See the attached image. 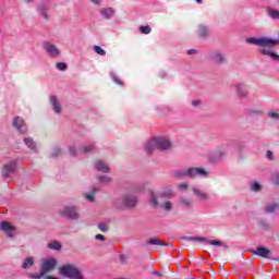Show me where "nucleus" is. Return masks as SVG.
I'll return each mask as SVG.
<instances>
[{"mask_svg": "<svg viewBox=\"0 0 279 279\" xmlns=\"http://www.w3.org/2000/svg\"><path fill=\"white\" fill-rule=\"evenodd\" d=\"M153 274H154V276H158L159 278H162V272H160V271L155 270Z\"/></svg>", "mask_w": 279, "mask_h": 279, "instance_id": "obj_49", "label": "nucleus"}, {"mask_svg": "<svg viewBox=\"0 0 279 279\" xmlns=\"http://www.w3.org/2000/svg\"><path fill=\"white\" fill-rule=\"evenodd\" d=\"M92 3H95L96 5H99V3H101V0H92Z\"/></svg>", "mask_w": 279, "mask_h": 279, "instance_id": "obj_50", "label": "nucleus"}, {"mask_svg": "<svg viewBox=\"0 0 279 279\" xmlns=\"http://www.w3.org/2000/svg\"><path fill=\"white\" fill-rule=\"evenodd\" d=\"M95 167L97 171H101L102 173H110V168L102 160H98Z\"/></svg>", "mask_w": 279, "mask_h": 279, "instance_id": "obj_19", "label": "nucleus"}, {"mask_svg": "<svg viewBox=\"0 0 279 279\" xmlns=\"http://www.w3.org/2000/svg\"><path fill=\"white\" fill-rule=\"evenodd\" d=\"M44 49L47 50L49 56H52V57L60 56V51L58 50V47H56L52 44H49V41L44 43Z\"/></svg>", "mask_w": 279, "mask_h": 279, "instance_id": "obj_14", "label": "nucleus"}, {"mask_svg": "<svg viewBox=\"0 0 279 279\" xmlns=\"http://www.w3.org/2000/svg\"><path fill=\"white\" fill-rule=\"evenodd\" d=\"M24 143H25V145H27V147L29 149H33V150L36 149V143H34V140H32V138H24Z\"/></svg>", "mask_w": 279, "mask_h": 279, "instance_id": "obj_29", "label": "nucleus"}, {"mask_svg": "<svg viewBox=\"0 0 279 279\" xmlns=\"http://www.w3.org/2000/svg\"><path fill=\"white\" fill-rule=\"evenodd\" d=\"M179 204L181 206H185L186 208H190V206H193V201L191 198L181 197L179 199Z\"/></svg>", "mask_w": 279, "mask_h": 279, "instance_id": "obj_26", "label": "nucleus"}, {"mask_svg": "<svg viewBox=\"0 0 279 279\" xmlns=\"http://www.w3.org/2000/svg\"><path fill=\"white\" fill-rule=\"evenodd\" d=\"M45 276V274H43V271L40 270V272L35 274V275H31L29 278L31 279H40Z\"/></svg>", "mask_w": 279, "mask_h": 279, "instance_id": "obj_41", "label": "nucleus"}, {"mask_svg": "<svg viewBox=\"0 0 279 279\" xmlns=\"http://www.w3.org/2000/svg\"><path fill=\"white\" fill-rule=\"evenodd\" d=\"M38 11L40 12L41 16H44L46 21H49V15L47 14V8H45V5H40L38 8Z\"/></svg>", "mask_w": 279, "mask_h": 279, "instance_id": "obj_30", "label": "nucleus"}, {"mask_svg": "<svg viewBox=\"0 0 279 279\" xmlns=\"http://www.w3.org/2000/svg\"><path fill=\"white\" fill-rule=\"evenodd\" d=\"M187 53H189V56H193V54L197 53V50L190 49V50H187Z\"/></svg>", "mask_w": 279, "mask_h": 279, "instance_id": "obj_47", "label": "nucleus"}, {"mask_svg": "<svg viewBox=\"0 0 279 279\" xmlns=\"http://www.w3.org/2000/svg\"><path fill=\"white\" fill-rule=\"evenodd\" d=\"M99 182H102L104 184H108V182H112V179L108 175L99 177Z\"/></svg>", "mask_w": 279, "mask_h": 279, "instance_id": "obj_35", "label": "nucleus"}, {"mask_svg": "<svg viewBox=\"0 0 279 279\" xmlns=\"http://www.w3.org/2000/svg\"><path fill=\"white\" fill-rule=\"evenodd\" d=\"M100 14H101V16L107 19V21H110V19H112L114 16V9L102 8V9H100Z\"/></svg>", "mask_w": 279, "mask_h": 279, "instance_id": "obj_16", "label": "nucleus"}, {"mask_svg": "<svg viewBox=\"0 0 279 279\" xmlns=\"http://www.w3.org/2000/svg\"><path fill=\"white\" fill-rule=\"evenodd\" d=\"M57 69L59 71H66V63H64V62L57 63Z\"/></svg>", "mask_w": 279, "mask_h": 279, "instance_id": "obj_39", "label": "nucleus"}, {"mask_svg": "<svg viewBox=\"0 0 279 279\" xmlns=\"http://www.w3.org/2000/svg\"><path fill=\"white\" fill-rule=\"evenodd\" d=\"M171 197H173V192L163 191L159 195L151 194L150 204L154 208H162L166 213H171L173 210V203H171Z\"/></svg>", "mask_w": 279, "mask_h": 279, "instance_id": "obj_1", "label": "nucleus"}, {"mask_svg": "<svg viewBox=\"0 0 279 279\" xmlns=\"http://www.w3.org/2000/svg\"><path fill=\"white\" fill-rule=\"evenodd\" d=\"M183 241H201L204 243V241H208V238L204 236H185L183 238Z\"/></svg>", "mask_w": 279, "mask_h": 279, "instance_id": "obj_27", "label": "nucleus"}, {"mask_svg": "<svg viewBox=\"0 0 279 279\" xmlns=\"http://www.w3.org/2000/svg\"><path fill=\"white\" fill-rule=\"evenodd\" d=\"M238 95L241 98H245L250 95V92L247 90V86L241 84L236 86Z\"/></svg>", "mask_w": 279, "mask_h": 279, "instance_id": "obj_20", "label": "nucleus"}, {"mask_svg": "<svg viewBox=\"0 0 279 279\" xmlns=\"http://www.w3.org/2000/svg\"><path fill=\"white\" fill-rule=\"evenodd\" d=\"M208 34H210V31L206 27V25L204 24L198 25L199 38H208Z\"/></svg>", "mask_w": 279, "mask_h": 279, "instance_id": "obj_21", "label": "nucleus"}, {"mask_svg": "<svg viewBox=\"0 0 279 279\" xmlns=\"http://www.w3.org/2000/svg\"><path fill=\"white\" fill-rule=\"evenodd\" d=\"M60 276L70 279H84V275H82V270L77 268L75 265L65 264L59 267Z\"/></svg>", "mask_w": 279, "mask_h": 279, "instance_id": "obj_2", "label": "nucleus"}, {"mask_svg": "<svg viewBox=\"0 0 279 279\" xmlns=\"http://www.w3.org/2000/svg\"><path fill=\"white\" fill-rule=\"evenodd\" d=\"M98 229L100 230V232H108L109 227H108V225H106V223H104V222H100V223L98 225Z\"/></svg>", "mask_w": 279, "mask_h": 279, "instance_id": "obj_36", "label": "nucleus"}, {"mask_svg": "<svg viewBox=\"0 0 279 279\" xmlns=\"http://www.w3.org/2000/svg\"><path fill=\"white\" fill-rule=\"evenodd\" d=\"M259 52L263 54V56H269L270 58H272V60H277L279 62V56L271 51V50H267L265 48L260 49Z\"/></svg>", "mask_w": 279, "mask_h": 279, "instance_id": "obj_22", "label": "nucleus"}, {"mask_svg": "<svg viewBox=\"0 0 279 279\" xmlns=\"http://www.w3.org/2000/svg\"><path fill=\"white\" fill-rule=\"evenodd\" d=\"M278 208H279L278 203H271L270 205H267L265 207V213H267L268 215H274V213H276Z\"/></svg>", "mask_w": 279, "mask_h": 279, "instance_id": "obj_23", "label": "nucleus"}, {"mask_svg": "<svg viewBox=\"0 0 279 279\" xmlns=\"http://www.w3.org/2000/svg\"><path fill=\"white\" fill-rule=\"evenodd\" d=\"M58 154H60V150L57 151V156H58Z\"/></svg>", "mask_w": 279, "mask_h": 279, "instance_id": "obj_57", "label": "nucleus"}, {"mask_svg": "<svg viewBox=\"0 0 279 279\" xmlns=\"http://www.w3.org/2000/svg\"><path fill=\"white\" fill-rule=\"evenodd\" d=\"M179 191H186L189 189V183L182 182L181 184L178 185Z\"/></svg>", "mask_w": 279, "mask_h": 279, "instance_id": "obj_40", "label": "nucleus"}, {"mask_svg": "<svg viewBox=\"0 0 279 279\" xmlns=\"http://www.w3.org/2000/svg\"><path fill=\"white\" fill-rule=\"evenodd\" d=\"M82 150L87 154V151H93V146H85L82 148Z\"/></svg>", "mask_w": 279, "mask_h": 279, "instance_id": "obj_45", "label": "nucleus"}, {"mask_svg": "<svg viewBox=\"0 0 279 279\" xmlns=\"http://www.w3.org/2000/svg\"><path fill=\"white\" fill-rule=\"evenodd\" d=\"M34 265V258L28 257L23 263V269H27V267H32Z\"/></svg>", "mask_w": 279, "mask_h": 279, "instance_id": "obj_31", "label": "nucleus"}, {"mask_svg": "<svg viewBox=\"0 0 279 279\" xmlns=\"http://www.w3.org/2000/svg\"><path fill=\"white\" fill-rule=\"evenodd\" d=\"M204 243H208L209 245L223 246V242L219 240H208L204 241Z\"/></svg>", "mask_w": 279, "mask_h": 279, "instance_id": "obj_32", "label": "nucleus"}, {"mask_svg": "<svg viewBox=\"0 0 279 279\" xmlns=\"http://www.w3.org/2000/svg\"><path fill=\"white\" fill-rule=\"evenodd\" d=\"M209 58L215 64H223L226 62V56L221 52H210Z\"/></svg>", "mask_w": 279, "mask_h": 279, "instance_id": "obj_12", "label": "nucleus"}, {"mask_svg": "<svg viewBox=\"0 0 279 279\" xmlns=\"http://www.w3.org/2000/svg\"><path fill=\"white\" fill-rule=\"evenodd\" d=\"M268 117H270V119H275V121H278L279 113H278V111H269Z\"/></svg>", "mask_w": 279, "mask_h": 279, "instance_id": "obj_37", "label": "nucleus"}, {"mask_svg": "<svg viewBox=\"0 0 279 279\" xmlns=\"http://www.w3.org/2000/svg\"><path fill=\"white\" fill-rule=\"evenodd\" d=\"M69 153H70V156H75V153H76L75 147H70Z\"/></svg>", "mask_w": 279, "mask_h": 279, "instance_id": "obj_46", "label": "nucleus"}, {"mask_svg": "<svg viewBox=\"0 0 279 279\" xmlns=\"http://www.w3.org/2000/svg\"><path fill=\"white\" fill-rule=\"evenodd\" d=\"M0 230L7 234L9 239H12L14 236V227L8 221H3L0 226Z\"/></svg>", "mask_w": 279, "mask_h": 279, "instance_id": "obj_9", "label": "nucleus"}, {"mask_svg": "<svg viewBox=\"0 0 279 279\" xmlns=\"http://www.w3.org/2000/svg\"><path fill=\"white\" fill-rule=\"evenodd\" d=\"M204 0H196V3H203Z\"/></svg>", "mask_w": 279, "mask_h": 279, "instance_id": "obj_55", "label": "nucleus"}, {"mask_svg": "<svg viewBox=\"0 0 279 279\" xmlns=\"http://www.w3.org/2000/svg\"><path fill=\"white\" fill-rule=\"evenodd\" d=\"M148 245H161L162 247H169V243L160 241V239H150L148 240Z\"/></svg>", "mask_w": 279, "mask_h": 279, "instance_id": "obj_24", "label": "nucleus"}, {"mask_svg": "<svg viewBox=\"0 0 279 279\" xmlns=\"http://www.w3.org/2000/svg\"><path fill=\"white\" fill-rule=\"evenodd\" d=\"M251 252L259 258H270L271 256V251L265 246H257L256 250H252Z\"/></svg>", "mask_w": 279, "mask_h": 279, "instance_id": "obj_7", "label": "nucleus"}, {"mask_svg": "<svg viewBox=\"0 0 279 279\" xmlns=\"http://www.w3.org/2000/svg\"><path fill=\"white\" fill-rule=\"evenodd\" d=\"M121 263H125V255H120Z\"/></svg>", "mask_w": 279, "mask_h": 279, "instance_id": "obj_51", "label": "nucleus"}, {"mask_svg": "<svg viewBox=\"0 0 279 279\" xmlns=\"http://www.w3.org/2000/svg\"><path fill=\"white\" fill-rule=\"evenodd\" d=\"M25 1V3H32V1H34V0H24Z\"/></svg>", "mask_w": 279, "mask_h": 279, "instance_id": "obj_54", "label": "nucleus"}, {"mask_svg": "<svg viewBox=\"0 0 279 279\" xmlns=\"http://www.w3.org/2000/svg\"><path fill=\"white\" fill-rule=\"evenodd\" d=\"M95 239L96 241H106V236H104V234H97Z\"/></svg>", "mask_w": 279, "mask_h": 279, "instance_id": "obj_44", "label": "nucleus"}, {"mask_svg": "<svg viewBox=\"0 0 279 279\" xmlns=\"http://www.w3.org/2000/svg\"><path fill=\"white\" fill-rule=\"evenodd\" d=\"M16 171V161H11L3 166L2 168V175L3 178H8L10 173H14Z\"/></svg>", "mask_w": 279, "mask_h": 279, "instance_id": "obj_10", "label": "nucleus"}, {"mask_svg": "<svg viewBox=\"0 0 279 279\" xmlns=\"http://www.w3.org/2000/svg\"><path fill=\"white\" fill-rule=\"evenodd\" d=\"M251 189L258 193V191H260V184L258 182H254L252 183Z\"/></svg>", "mask_w": 279, "mask_h": 279, "instance_id": "obj_38", "label": "nucleus"}, {"mask_svg": "<svg viewBox=\"0 0 279 279\" xmlns=\"http://www.w3.org/2000/svg\"><path fill=\"white\" fill-rule=\"evenodd\" d=\"M192 191L198 199H202L203 202H206L209 199L208 193H205L202 190H198L196 187H193Z\"/></svg>", "mask_w": 279, "mask_h": 279, "instance_id": "obj_18", "label": "nucleus"}, {"mask_svg": "<svg viewBox=\"0 0 279 279\" xmlns=\"http://www.w3.org/2000/svg\"><path fill=\"white\" fill-rule=\"evenodd\" d=\"M156 149H159L157 137L150 140L146 146L147 154H151V151H156Z\"/></svg>", "mask_w": 279, "mask_h": 279, "instance_id": "obj_17", "label": "nucleus"}, {"mask_svg": "<svg viewBox=\"0 0 279 279\" xmlns=\"http://www.w3.org/2000/svg\"><path fill=\"white\" fill-rule=\"evenodd\" d=\"M60 215L64 217L65 219H78L80 214L77 213V209L75 207H64Z\"/></svg>", "mask_w": 279, "mask_h": 279, "instance_id": "obj_5", "label": "nucleus"}, {"mask_svg": "<svg viewBox=\"0 0 279 279\" xmlns=\"http://www.w3.org/2000/svg\"><path fill=\"white\" fill-rule=\"evenodd\" d=\"M208 172L204 168H187L185 170L174 171L175 178H197V175H206Z\"/></svg>", "mask_w": 279, "mask_h": 279, "instance_id": "obj_3", "label": "nucleus"}, {"mask_svg": "<svg viewBox=\"0 0 279 279\" xmlns=\"http://www.w3.org/2000/svg\"><path fill=\"white\" fill-rule=\"evenodd\" d=\"M48 247H49V250L58 251V250H62V244H60V242H58V241H53L48 244Z\"/></svg>", "mask_w": 279, "mask_h": 279, "instance_id": "obj_28", "label": "nucleus"}, {"mask_svg": "<svg viewBox=\"0 0 279 279\" xmlns=\"http://www.w3.org/2000/svg\"><path fill=\"white\" fill-rule=\"evenodd\" d=\"M248 267H252V262L248 263Z\"/></svg>", "mask_w": 279, "mask_h": 279, "instance_id": "obj_56", "label": "nucleus"}, {"mask_svg": "<svg viewBox=\"0 0 279 279\" xmlns=\"http://www.w3.org/2000/svg\"><path fill=\"white\" fill-rule=\"evenodd\" d=\"M141 34H151V27L149 26H140Z\"/></svg>", "mask_w": 279, "mask_h": 279, "instance_id": "obj_34", "label": "nucleus"}, {"mask_svg": "<svg viewBox=\"0 0 279 279\" xmlns=\"http://www.w3.org/2000/svg\"><path fill=\"white\" fill-rule=\"evenodd\" d=\"M246 43H250L251 45H257L258 47H268L269 49V38L250 37L246 39Z\"/></svg>", "mask_w": 279, "mask_h": 279, "instance_id": "obj_8", "label": "nucleus"}, {"mask_svg": "<svg viewBox=\"0 0 279 279\" xmlns=\"http://www.w3.org/2000/svg\"><path fill=\"white\" fill-rule=\"evenodd\" d=\"M122 204L126 208H134L138 204V198L132 194H125L122 196Z\"/></svg>", "mask_w": 279, "mask_h": 279, "instance_id": "obj_6", "label": "nucleus"}, {"mask_svg": "<svg viewBox=\"0 0 279 279\" xmlns=\"http://www.w3.org/2000/svg\"><path fill=\"white\" fill-rule=\"evenodd\" d=\"M57 265H58V260H56V258L45 259L40 266V271L41 274H44V276H47V274L56 269Z\"/></svg>", "mask_w": 279, "mask_h": 279, "instance_id": "obj_4", "label": "nucleus"}, {"mask_svg": "<svg viewBox=\"0 0 279 279\" xmlns=\"http://www.w3.org/2000/svg\"><path fill=\"white\" fill-rule=\"evenodd\" d=\"M267 14L268 16H270V19H274L275 21L279 20V11L275 10L272 8H268L267 9Z\"/></svg>", "mask_w": 279, "mask_h": 279, "instance_id": "obj_25", "label": "nucleus"}, {"mask_svg": "<svg viewBox=\"0 0 279 279\" xmlns=\"http://www.w3.org/2000/svg\"><path fill=\"white\" fill-rule=\"evenodd\" d=\"M49 101H50L51 106L53 107L56 114H60V112H62V106L58 101V97L50 96Z\"/></svg>", "mask_w": 279, "mask_h": 279, "instance_id": "obj_15", "label": "nucleus"}, {"mask_svg": "<svg viewBox=\"0 0 279 279\" xmlns=\"http://www.w3.org/2000/svg\"><path fill=\"white\" fill-rule=\"evenodd\" d=\"M157 145L161 151H167L171 148V141L165 137H157Z\"/></svg>", "mask_w": 279, "mask_h": 279, "instance_id": "obj_11", "label": "nucleus"}, {"mask_svg": "<svg viewBox=\"0 0 279 279\" xmlns=\"http://www.w3.org/2000/svg\"><path fill=\"white\" fill-rule=\"evenodd\" d=\"M85 198H87L88 202H95V195L94 194H85Z\"/></svg>", "mask_w": 279, "mask_h": 279, "instance_id": "obj_42", "label": "nucleus"}, {"mask_svg": "<svg viewBox=\"0 0 279 279\" xmlns=\"http://www.w3.org/2000/svg\"><path fill=\"white\" fill-rule=\"evenodd\" d=\"M266 157L268 158V160H274V153H271V150H267Z\"/></svg>", "mask_w": 279, "mask_h": 279, "instance_id": "obj_43", "label": "nucleus"}, {"mask_svg": "<svg viewBox=\"0 0 279 279\" xmlns=\"http://www.w3.org/2000/svg\"><path fill=\"white\" fill-rule=\"evenodd\" d=\"M116 84H119L120 86H123V82L116 80Z\"/></svg>", "mask_w": 279, "mask_h": 279, "instance_id": "obj_52", "label": "nucleus"}, {"mask_svg": "<svg viewBox=\"0 0 279 279\" xmlns=\"http://www.w3.org/2000/svg\"><path fill=\"white\" fill-rule=\"evenodd\" d=\"M13 126H15L21 132V134H25V132H27V125L25 124V121H23V119L20 117L14 119Z\"/></svg>", "mask_w": 279, "mask_h": 279, "instance_id": "obj_13", "label": "nucleus"}, {"mask_svg": "<svg viewBox=\"0 0 279 279\" xmlns=\"http://www.w3.org/2000/svg\"><path fill=\"white\" fill-rule=\"evenodd\" d=\"M94 51L95 53H97L98 56H106V50H104V48L99 47V46H94Z\"/></svg>", "mask_w": 279, "mask_h": 279, "instance_id": "obj_33", "label": "nucleus"}, {"mask_svg": "<svg viewBox=\"0 0 279 279\" xmlns=\"http://www.w3.org/2000/svg\"><path fill=\"white\" fill-rule=\"evenodd\" d=\"M276 184H279V173L276 177Z\"/></svg>", "mask_w": 279, "mask_h": 279, "instance_id": "obj_53", "label": "nucleus"}, {"mask_svg": "<svg viewBox=\"0 0 279 279\" xmlns=\"http://www.w3.org/2000/svg\"><path fill=\"white\" fill-rule=\"evenodd\" d=\"M199 104H202L201 100H194V101L192 102V106L197 107V106H199Z\"/></svg>", "mask_w": 279, "mask_h": 279, "instance_id": "obj_48", "label": "nucleus"}]
</instances>
